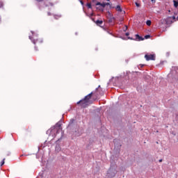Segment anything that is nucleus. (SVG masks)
<instances>
[{"label": "nucleus", "instance_id": "obj_12", "mask_svg": "<svg viewBox=\"0 0 178 178\" xmlns=\"http://www.w3.org/2000/svg\"><path fill=\"white\" fill-rule=\"evenodd\" d=\"M51 130H52V127H51V129L47 131V134H51V133H55L54 131H51Z\"/></svg>", "mask_w": 178, "mask_h": 178}, {"label": "nucleus", "instance_id": "obj_25", "mask_svg": "<svg viewBox=\"0 0 178 178\" xmlns=\"http://www.w3.org/2000/svg\"><path fill=\"white\" fill-rule=\"evenodd\" d=\"M139 66H140V67H144L145 65L143 64H140Z\"/></svg>", "mask_w": 178, "mask_h": 178}, {"label": "nucleus", "instance_id": "obj_8", "mask_svg": "<svg viewBox=\"0 0 178 178\" xmlns=\"http://www.w3.org/2000/svg\"><path fill=\"white\" fill-rule=\"evenodd\" d=\"M176 16H177V13H175V16L170 17L168 18V22H171V23H173V22H176Z\"/></svg>", "mask_w": 178, "mask_h": 178}, {"label": "nucleus", "instance_id": "obj_20", "mask_svg": "<svg viewBox=\"0 0 178 178\" xmlns=\"http://www.w3.org/2000/svg\"><path fill=\"white\" fill-rule=\"evenodd\" d=\"M135 3H136V6H137V8H140L141 6L140 3H138V2H136Z\"/></svg>", "mask_w": 178, "mask_h": 178}, {"label": "nucleus", "instance_id": "obj_27", "mask_svg": "<svg viewBox=\"0 0 178 178\" xmlns=\"http://www.w3.org/2000/svg\"><path fill=\"white\" fill-rule=\"evenodd\" d=\"M10 155V152H8V154H7V156H9Z\"/></svg>", "mask_w": 178, "mask_h": 178}, {"label": "nucleus", "instance_id": "obj_33", "mask_svg": "<svg viewBox=\"0 0 178 178\" xmlns=\"http://www.w3.org/2000/svg\"><path fill=\"white\" fill-rule=\"evenodd\" d=\"M35 49L37 51V47H35Z\"/></svg>", "mask_w": 178, "mask_h": 178}, {"label": "nucleus", "instance_id": "obj_5", "mask_svg": "<svg viewBox=\"0 0 178 178\" xmlns=\"http://www.w3.org/2000/svg\"><path fill=\"white\" fill-rule=\"evenodd\" d=\"M94 94H95V92H92L90 94H88V95H86L84 98H83V101H86V102H88L90 104H92V101H90L91 99V98H92V95H94Z\"/></svg>", "mask_w": 178, "mask_h": 178}, {"label": "nucleus", "instance_id": "obj_11", "mask_svg": "<svg viewBox=\"0 0 178 178\" xmlns=\"http://www.w3.org/2000/svg\"><path fill=\"white\" fill-rule=\"evenodd\" d=\"M102 23H104V22H102V20H97L96 21V24H97V26H101V24H102Z\"/></svg>", "mask_w": 178, "mask_h": 178}, {"label": "nucleus", "instance_id": "obj_35", "mask_svg": "<svg viewBox=\"0 0 178 178\" xmlns=\"http://www.w3.org/2000/svg\"><path fill=\"white\" fill-rule=\"evenodd\" d=\"M40 42H42V40H40Z\"/></svg>", "mask_w": 178, "mask_h": 178}, {"label": "nucleus", "instance_id": "obj_18", "mask_svg": "<svg viewBox=\"0 0 178 178\" xmlns=\"http://www.w3.org/2000/svg\"><path fill=\"white\" fill-rule=\"evenodd\" d=\"M146 24H147V26H150L151 25V20H147L146 22Z\"/></svg>", "mask_w": 178, "mask_h": 178}, {"label": "nucleus", "instance_id": "obj_9", "mask_svg": "<svg viewBox=\"0 0 178 178\" xmlns=\"http://www.w3.org/2000/svg\"><path fill=\"white\" fill-rule=\"evenodd\" d=\"M29 38L33 42V44H38V41H40V40H38V39H34L33 40V37H31V36H29Z\"/></svg>", "mask_w": 178, "mask_h": 178}, {"label": "nucleus", "instance_id": "obj_7", "mask_svg": "<svg viewBox=\"0 0 178 178\" xmlns=\"http://www.w3.org/2000/svg\"><path fill=\"white\" fill-rule=\"evenodd\" d=\"M88 102L84 100V99H81L76 103V105H79V106H81L82 108H86L87 106Z\"/></svg>", "mask_w": 178, "mask_h": 178}, {"label": "nucleus", "instance_id": "obj_22", "mask_svg": "<svg viewBox=\"0 0 178 178\" xmlns=\"http://www.w3.org/2000/svg\"><path fill=\"white\" fill-rule=\"evenodd\" d=\"M163 63H165V61H161L160 63L156 66H161L162 65H163Z\"/></svg>", "mask_w": 178, "mask_h": 178}, {"label": "nucleus", "instance_id": "obj_17", "mask_svg": "<svg viewBox=\"0 0 178 178\" xmlns=\"http://www.w3.org/2000/svg\"><path fill=\"white\" fill-rule=\"evenodd\" d=\"M5 159H3L2 160V161L1 162V166H3V165H5Z\"/></svg>", "mask_w": 178, "mask_h": 178}, {"label": "nucleus", "instance_id": "obj_2", "mask_svg": "<svg viewBox=\"0 0 178 178\" xmlns=\"http://www.w3.org/2000/svg\"><path fill=\"white\" fill-rule=\"evenodd\" d=\"M62 124L60 122H57L54 126L51 127V131H56V134L60 133L62 130Z\"/></svg>", "mask_w": 178, "mask_h": 178}, {"label": "nucleus", "instance_id": "obj_32", "mask_svg": "<svg viewBox=\"0 0 178 178\" xmlns=\"http://www.w3.org/2000/svg\"><path fill=\"white\" fill-rule=\"evenodd\" d=\"M125 30H127V26H125Z\"/></svg>", "mask_w": 178, "mask_h": 178}, {"label": "nucleus", "instance_id": "obj_16", "mask_svg": "<svg viewBox=\"0 0 178 178\" xmlns=\"http://www.w3.org/2000/svg\"><path fill=\"white\" fill-rule=\"evenodd\" d=\"M46 6H54V4L51 2H48L47 3H46Z\"/></svg>", "mask_w": 178, "mask_h": 178}, {"label": "nucleus", "instance_id": "obj_13", "mask_svg": "<svg viewBox=\"0 0 178 178\" xmlns=\"http://www.w3.org/2000/svg\"><path fill=\"white\" fill-rule=\"evenodd\" d=\"M115 10H117V12H122V8H120V6H117Z\"/></svg>", "mask_w": 178, "mask_h": 178}, {"label": "nucleus", "instance_id": "obj_34", "mask_svg": "<svg viewBox=\"0 0 178 178\" xmlns=\"http://www.w3.org/2000/svg\"><path fill=\"white\" fill-rule=\"evenodd\" d=\"M177 20H178V17H177Z\"/></svg>", "mask_w": 178, "mask_h": 178}, {"label": "nucleus", "instance_id": "obj_29", "mask_svg": "<svg viewBox=\"0 0 178 178\" xmlns=\"http://www.w3.org/2000/svg\"><path fill=\"white\" fill-rule=\"evenodd\" d=\"M108 34H112V33H111V32H109V31H108Z\"/></svg>", "mask_w": 178, "mask_h": 178}, {"label": "nucleus", "instance_id": "obj_4", "mask_svg": "<svg viewBox=\"0 0 178 178\" xmlns=\"http://www.w3.org/2000/svg\"><path fill=\"white\" fill-rule=\"evenodd\" d=\"M145 58L146 60H155V59H156V55H155V54H151L147 53L145 55Z\"/></svg>", "mask_w": 178, "mask_h": 178}, {"label": "nucleus", "instance_id": "obj_21", "mask_svg": "<svg viewBox=\"0 0 178 178\" xmlns=\"http://www.w3.org/2000/svg\"><path fill=\"white\" fill-rule=\"evenodd\" d=\"M87 7H88L89 9H91V8H92L91 3H87Z\"/></svg>", "mask_w": 178, "mask_h": 178}, {"label": "nucleus", "instance_id": "obj_6", "mask_svg": "<svg viewBox=\"0 0 178 178\" xmlns=\"http://www.w3.org/2000/svg\"><path fill=\"white\" fill-rule=\"evenodd\" d=\"M151 38V35H145L144 38H143L138 35H135V40L136 41H143L144 39L148 40V38Z\"/></svg>", "mask_w": 178, "mask_h": 178}, {"label": "nucleus", "instance_id": "obj_19", "mask_svg": "<svg viewBox=\"0 0 178 178\" xmlns=\"http://www.w3.org/2000/svg\"><path fill=\"white\" fill-rule=\"evenodd\" d=\"M0 8L2 9L3 8V2L0 1Z\"/></svg>", "mask_w": 178, "mask_h": 178}, {"label": "nucleus", "instance_id": "obj_28", "mask_svg": "<svg viewBox=\"0 0 178 178\" xmlns=\"http://www.w3.org/2000/svg\"><path fill=\"white\" fill-rule=\"evenodd\" d=\"M162 161H163L162 159H160L159 160V162H162Z\"/></svg>", "mask_w": 178, "mask_h": 178}, {"label": "nucleus", "instance_id": "obj_1", "mask_svg": "<svg viewBox=\"0 0 178 178\" xmlns=\"http://www.w3.org/2000/svg\"><path fill=\"white\" fill-rule=\"evenodd\" d=\"M67 129H70V130H71V134L74 137H80V136H81V134L84 133V129L83 128L77 127V124L76 123V119L74 118H72L70 120Z\"/></svg>", "mask_w": 178, "mask_h": 178}, {"label": "nucleus", "instance_id": "obj_31", "mask_svg": "<svg viewBox=\"0 0 178 178\" xmlns=\"http://www.w3.org/2000/svg\"><path fill=\"white\" fill-rule=\"evenodd\" d=\"M20 156H21V157H22V156H24V154H22Z\"/></svg>", "mask_w": 178, "mask_h": 178}, {"label": "nucleus", "instance_id": "obj_3", "mask_svg": "<svg viewBox=\"0 0 178 178\" xmlns=\"http://www.w3.org/2000/svg\"><path fill=\"white\" fill-rule=\"evenodd\" d=\"M109 6V3H97L96 4V9H97V10H99L100 12H104V9H105V6Z\"/></svg>", "mask_w": 178, "mask_h": 178}, {"label": "nucleus", "instance_id": "obj_23", "mask_svg": "<svg viewBox=\"0 0 178 178\" xmlns=\"http://www.w3.org/2000/svg\"><path fill=\"white\" fill-rule=\"evenodd\" d=\"M99 90H102L101 86H99L98 88H96V91H99Z\"/></svg>", "mask_w": 178, "mask_h": 178}, {"label": "nucleus", "instance_id": "obj_10", "mask_svg": "<svg viewBox=\"0 0 178 178\" xmlns=\"http://www.w3.org/2000/svg\"><path fill=\"white\" fill-rule=\"evenodd\" d=\"M55 151H56V152H59V151H60V146L59 145H56Z\"/></svg>", "mask_w": 178, "mask_h": 178}, {"label": "nucleus", "instance_id": "obj_15", "mask_svg": "<svg viewBox=\"0 0 178 178\" xmlns=\"http://www.w3.org/2000/svg\"><path fill=\"white\" fill-rule=\"evenodd\" d=\"M97 91H99V94L102 97V95H104V92L102 91V90H98Z\"/></svg>", "mask_w": 178, "mask_h": 178}, {"label": "nucleus", "instance_id": "obj_30", "mask_svg": "<svg viewBox=\"0 0 178 178\" xmlns=\"http://www.w3.org/2000/svg\"><path fill=\"white\" fill-rule=\"evenodd\" d=\"M31 33H32L33 35H34V32H33V31H31Z\"/></svg>", "mask_w": 178, "mask_h": 178}, {"label": "nucleus", "instance_id": "obj_14", "mask_svg": "<svg viewBox=\"0 0 178 178\" xmlns=\"http://www.w3.org/2000/svg\"><path fill=\"white\" fill-rule=\"evenodd\" d=\"M173 3H174V6H175V8H177V6H178V2H177L176 0H174V1H173Z\"/></svg>", "mask_w": 178, "mask_h": 178}, {"label": "nucleus", "instance_id": "obj_26", "mask_svg": "<svg viewBox=\"0 0 178 178\" xmlns=\"http://www.w3.org/2000/svg\"><path fill=\"white\" fill-rule=\"evenodd\" d=\"M129 35H130V33H126L127 37L129 36Z\"/></svg>", "mask_w": 178, "mask_h": 178}, {"label": "nucleus", "instance_id": "obj_24", "mask_svg": "<svg viewBox=\"0 0 178 178\" xmlns=\"http://www.w3.org/2000/svg\"><path fill=\"white\" fill-rule=\"evenodd\" d=\"M170 55V52L168 51V52L166 53V56L169 57Z\"/></svg>", "mask_w": 178, "mask_h": 178}]
</instances>
